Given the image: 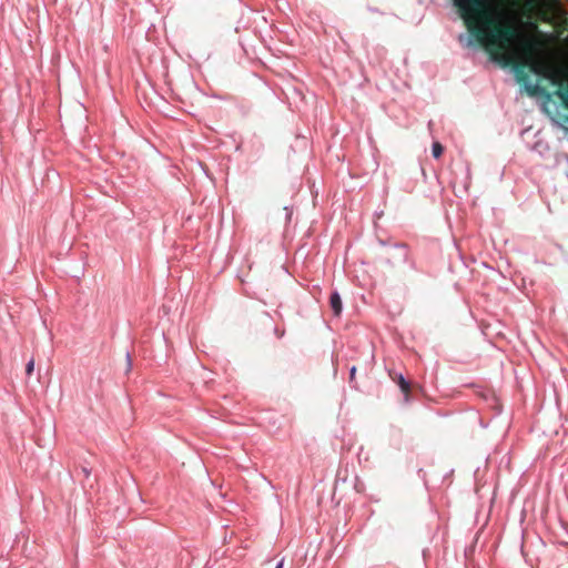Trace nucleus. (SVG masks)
Segmentation results:
<instances>
[{
    "mask_svg": "<svg viewBox=\"0 0 568 568\" xmlns=\"http://www.w3.org/2000/svg\"><path fill=\"white\" fill-rule=\"evenodd\" d=\"M505 16L484 20L487 24V39L485 40V51L490 54L491 61L506 68L509 67L517 57L527 49V40H536L532 37L525 36L516 27L510 26L507 29L494 28L495 22H500Z\"/></svg>",
    "mask_w": 568,
    "mask_h": 568,
    "instance_id": "1",
    "label": "nucleus"
},
{
    "mask_svg": "<svg viewBox=\"0 0 568 568\" xmlns=\"http://www.w3.org/2000/svg\"><path fill=\"white\" fill-rule=\"evenodd\" d=\"M526 45L527 49H525L517 59H519L524 65H528L530 72L549 81L554 87L565 81L562 77L568 71V63L555 58H549L545 61L538 60L542 47L537 39L527 40Z\"/></svg>",
    "mask_w": 568,
    "mask_h": 568,
    "instance_id": "2",
    "label": "nucleus"
},
{
    "mask_svg": "<svg viewBox=\"0 0 568 568\" xmlns=\"http://www.w3.org/2000/svg\"><path fill=\"white\" fill-rule=\"evenodd\" d=\"M456 8L464 22L489 20L500 17V13L491 9L488 0H459Z\"/></svg>",
    "mask_w": 568,
    "mask_h": 568,
    "instance_id": "3",
    "label": "nucleus"
},
{
    "mask_svg": "<svg viewBox=\"0 0 568 568\" xmlns=\"http://www.w3.org/2000/svg\"><path fill=\"white\" fill-rule=\"evenodd\" d=\"M467 27L468 33H460L458 36V42L465 48H476L479 44L485 49V40L487 39V24L484 20L481 21H468L464 22Z\"/></svg>",
    "mask_w": 568,
    "mask_h": 568,
    "instance_id": "4",
    "label": "nucleus"
},
{
    "mask_svg": "<svg viewBox=\"0 0 568 568\" xmlns=\"http://www.w3.org/2000/svg\"><path fill=\"white\" fill-rule=\"evenodd\" d=\"M385 263L394 268L398 264L406 263L412 270H417V263L412 254V250L408 244L404 242L394 243L388 251Z\"/></svg>",
    "mask_w": 568,
    "mask_h": 568,
    "instance_id": "5",
    "label": "nucleus"
},
{
    "mask_svg": "<svg viewBox=\"0 0 568 568\" xmlns=\"http://www.w3.org/2000/svg\"><path fill=\"white\" fill-rule=\"evenodd\" d=\"M388 376L394 383L398 385L399 389L407 398L410 394V382L406 379L402 373L396 372L395 369H388Z\"/></svg>",
    "mask_w": 568,
    "mask_h": 568,
    "instance_id": "6",
    "label": "nucleus"
},
{
    "mask_svg": "<svg viewBox=\"0 0 568 568\" xmlns=\"http://www.w3.org/2000/svg\"><path fill=\"white\" fill-rule=\"evenodd\" d=\"M510 65L513 67V72L518 83L524 84L525 81L529 80V75L525 70L528 65H524L519 59H516Z\"/></svg>",
    "mask_w": 568,
    "mask_h": 568,
    "instance_id": "7",
    "label": "nucleus"
},
{
    "mask_svg": "<svg viewBox=\"0 0 568 568\" xmlns=\"http://www.w3.org/2000/svg\"><path fill=\"white\" fill-rule=\"evenodd\" d=\"M524 90L529 97H550L544 87L539 83H532L530 80L525 81Z\"/></svg>",
    "mask_w": 568,
    "mask_h": 568,
    "instance_id": "8",
    "label": "nucleus"
},
{
    "mask_svg": "<svg viewBox=\"0 0 568 568\" xmlns=\"http://www.w3.org/2000/svg\"><path fill=\"white\" fill-rule=\"evenodd\" d=\"M565 81L560 84H556L557 90L554 94L561 101L562 105L568 109V71L562 77Z\"/></svg>",
    "mask_w": 568,
    "mask_h": 568,
    "instance_id": "9",
    "label": "nucleus"
},
{
    "mask_svg": "<svg viewBox=\"0 0 568 568\" xmlns=\"http://www.w3.org/2000/svg\"><path fill=\"white\" fill-rule=\"evenodd\" d=\"M329 306L335 316H339L343 311V303L338 292L334 291L329 296Z\"/></svg>",
    "mask_w": 568,
    "mask_h": 568,
    "instance_id": "10",
    "label": "nucleus"
},
{
    "mask_svg": "<svg viewBox=\"0 0 568 568\" xmlns=\"http://www.w3.org/2000/svg\"><path fill=\"white\" fill-rule=\"evenodd\" d=\"M444 152V146L439 143V142H434L432 144V155L435 158V159H438L442 156Z\"/></svg>",
    "mask_w": 568,
    "mask_h": 568,
    "instance_id": "11",
    "label": "nucleus"
},
{
    "mask_svg": "<svg viewBox=\"0 0 568 568\" xmlns=\"http://www.w3.org/2000/svg\"><path fill=\"white\" fill-rule=\"evenodd\" d=\"M355 375H356V366H352L349 368V378H348V382L349 384L352 385V387L354 388H357V385H356V381H355Z\"/></svg>",
    "mask_w": 568,
    "mask_h": 568,
    "instance_id": "12",
    "label": "nucleus"
},
{
    "mask_svg": "<svg viewBox=\"0 0 568 568\" xmlns=\"http://www.w3.org/2000/svg\"><path fill=\"white\" fill-rule=\"evenodd\" d=\"M33 369H34V358H31L26 365L27 375L30 376L33 373Z\"/></svg>",
    "mask_w": 568,
    "mask_h": 568,
    "instance_id": "13",
    "label": "nucleus"
},
{
    "mask_svg": "<svg viewBox=\"0 0 568 568\" xmlns=\"http://www.w3.org/2000/svg\"><path fill=\"white\" fill-rule=\"evenodd\" d=\"M126 373H129L132 369V358L130 353H126Z\"/></svg>",
    "mask_w": 568,
    "mask_h": 568,
    "instance_id": "14",
    "label": "nucleus"
},
{
    "mask_svg": "<svg viewBox=\"0 0 568 568\" xmlns=\"http://www.w3.org/2000/svg\"><path fill=\"white\" fill-rule=\"evenodd\" d=\"M527 27H528L529 29H531V30H534V31H536V32L540 33V32L538 31V27H537V24H536L535 22H532V21L527 22Z\"/></svg>",
    "mask_w": 568,
    "mask_h": 568,
    "instance_id": "15",
    "label": "nucleus"
},
{
    "mask_svg": "<svg viewBox=\"0 0 568 568\" xmlns=\"http://www.w3.org/2000/svg\"><path fill=\"white\" fill-rule=\"evenodd\" d=\"M275 568H283V560L278 561Z\"/></svg>",
    "mask_w": 568,
    "mask_h": 568,
    "instance_id": "16",
    "label": "nucleus"
},
{
    "mask_svg": "<svg viewBox=\"0 0 568 568\" xmlns=\"http://www.w3.org/2000/svg\"><path fill=\"white\" fill-rule=\"evenodd\" d=\"M83 471H84L87 477L90 475V471L87 468H83Z\"/></svg>",
    "mask_w": 568,
    "mask_h": 568,
    "instance_id": "17",
    "label": "nucleus"
},
{
    "mask_svg": "<svg viewBox=\"0 0 568 568\" xmlns=\"http://www.w3.org/2000/svg\"><path fill=\"white\" fill-rule=\"evenodd\" d=\"M459 0H453L454 6L456 7Z\"/></svg>",
    "mask_w": 568,
    "mask_h": 568,
    "instance_id": "18",
    "label": "nucleus"
},
{
    "mask_svg": "<svg viewBox=\"0 0 568 568\" xmlns=\"http://www.w3.org/2000/svg\"><path fill=\"white\" fill-rule=\"evenodd\" d=\"M565 121H567V122H568V115L566 116Z\"/></svg>",
    "mask_w": 568,
    "mask_h": 568,
    "instance_id": "19",
    "label": "nucleus"
}]
</instances>
